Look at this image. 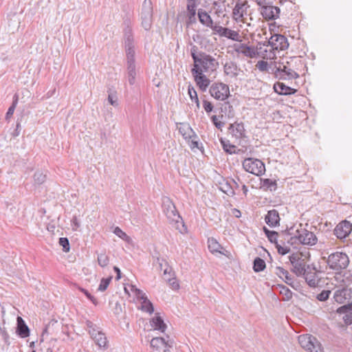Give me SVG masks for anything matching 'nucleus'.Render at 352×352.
<instances>
[{
	"label": "nucleus",
	"mask_w": 352,
	"mask_h": 352,
	"mask_svg": "<svg viewBox=\"0 0 352 352\" xmlns=\"http://www.w3.org/2000/svg\"><path fill=\"white\" fill-rule=\"evenodd\" d=\"M197 47L193 46L191 48V56L194 61L193 67L191 70L195 72L211 73L216 71L218 66V61L212 56L204 52L197 54Z\"/></svg>",
	"instance_id": "nucleus-1"
},
{
	"label": "nucleus",
	"mask_w": 352,
	"mask_h": 352,
	"mask_svg": "<svg viewBox=\"0 0 352 352\" xmlns=\"http://www.w3.org/2000/svg\"><path fill=\"white\" fill-rule=\"evenodd\" d=\"M124 46L127 59L128 80L129 84L132 85L135 81L136 72L135 65V46L131 30L125 32Z\"/></svg>",
	"instance_id": "nucleus-2"
},
{
	"label": "nucleus",
	"mask_w": 352,
	"mask_h": 352,
	"mask_svg": "<svg viewBox=\"0 0 352 352\" xmlns=\"http://www.w3.org/2000/svg\"><path fill=\"white\" fill-rule=\"evenodd\" d=\"M163 212L169 220L170 223L176 225V229L179 230L181 233L186 230V228L182 221L181 216L177 212L176 207L172 200L168 197L162 198Z\"/></svg>",
	"instance_id": "nucleus-3"
},
{
	"label": "nucleus",
	"mask_w": 352,
	"mask_h": 352,
	"mask_svg": "<svg viewBox=\"0 0 352 352\" xmlns=\"http://www.w3.org/2000/svg\"><path fill=\"white\" fill-rule=\"evenodd\" d=\"M309 257V252L303 253L300 252H294L289 256L292 265V272L297 276H301V274H304L307 267L311 265L307 264Z\"/></svg>",
	"instance_id": "nucleus-4"
},
{
	"label": "nucleus",
	"mask_w": 352,
	"mask_h": 352,
	"mask_svg": "<svg viewBox=\"0 0 352 352\" xmlns=\"http://www.w3.org/2000/svg\"><path fill=\"white\" fill-rule=\"evenodd\" d=\"M274 73L276 78L280 80L296 79L299 75L290 67L289 61L274 62Z\"/></svg>",
	"instance_id": "nucleus-5"
},
{
	"label": "nucleus",
	"mask_w": 352,
	"mask_h": 352,
	"mask_svg": "<svg viewBox=\"0 0 352 352\" xmlns=\"http://www.w3.org/2000/svg\"><path fill=\"white\" fill-rule=\"evenodd\" d=\"M232 14L233 19L236 21L246 23L248 25H250V22L252 21V11L247 1L236 3L233 9Z\"/></svg>",
	"instance_id": "nucleus-6"
},
{
	"label": "nucleus",
	"mask_w": 352,
	"mask_h": 352,
	"mask_svg": "<svg viewBox=\"0 0 352 352\" xmlns=\"http://www.w3.org/2000/svg\"><path fill=\"white\" fill-rule=\"evenodd\" d=\"M327 264L333 270H341L347 267L349 258L345 253L336 252L328 256Z\"/></svg>",
	"instance_id": "nucleus-7"
},
{
	"label": "nucleus",
	"mask_w": 352,
	"mask_h": 352,
	"mask_svg": "<svg viewBox=\"0 0 352 352\" xmlns=\"http://www.w3.org/2000/svg\"><path fill=\"white\" fill-rule=\"evenodd\" d=\"M298 342L301 347L308 352H324L320 342L311 335H300L298 337Z\"/></svg>",
	"instance_id": "nucleus-8"
},
{
	"label": "nucleus",
	"mask_w": 352,
	"mask_h": 352,
	"mask_svg": "<svg viewBox=\"0 0 352 352\" xmlns=\"http://www.w3.org/2000/svg\"><path fill=\"white\" fill-rule=\"evenodd\" d=\"M298 342L301 347L308 352H324L320 342L311 335H300L298 337Z\"/></svg>",
	"instance_id": "nucleus-9"
},
{
	"label": "nucleus",
	"mask_w": 352,
	"mask_h": 352,
	"mask_svg": "<svg viewBox=\"0 0 352 352\" xmlns=\"http://www.w3.org/2000/svg\"><path fill=\"white\" fill-rule=\"evenodd\" d=\"M261 44L258 43L256 47H254L253 46H249L245 43L238 42L231 45L230 47L232 48L233 51L238 56L241 54L245 57L254 58L258 56V50H261Z\"/></svg>",
	"instance_id": "nucleus-10"
},
{
	"label": "nucleus",
	"mask_w": 352,
	"mask_h": 352,
	"mask_svg": "<svg viewBox=\"0 0 352 352\" xmlns=\"http://www.w3.org/2000/svg\"><path fill=\"white\" fill-rule=\"evenodd\" d=\"M242 165L245 171L257 176L262 175L265 171L264 163L258 159L246 158L243 160Z\"/></svg>",
	"instance_id": "nucleus-11"
},
{
	"label": "nucleus",
	"mask_w": 352,
	"mask_h": 352,
	"mask_svg": "<svg viewBox=\"0 0 352 352\" xmlns=\"http://www.w3.org/2000/svg\"><path fill=\"white\" fill-rule=\"evenodd\" d=\"M263 46L271 47L274 51L285 50L289 47L287 38L282 35L275 34L267 41L263 43Z\"/></svg>",
	"instance_id": "nucleus-12"
},
{
	"label": "nucleus",
	"mask_w": 352,
	"mask_h": 352,
	"mask_svg": "<svg viewBox=\"0 0 352 352\" xmlns=\"http://www.w3.org/2000/svg\"><path fill=\"white\" fill-rule=\"evenodd\" d=\"M142 26L146 30L151 29L153 21V6L151 0H144L141 12Z\"/></svg>",
	"instance_id": "nucleus-13"
},
{
	"label": "nucleus",
	"mask_w": 352,
	"mask_h": 352,
	"mask_svg": "<svg viewBox=\"0 0 352 352\" xmlns=\"http://www.w3.org/2000/svg\"><path fill=\"white\" fill-rule=\"evenodd\" d=\"M210 94L217 100H224L230 96V89L226 84L214 82L210 87Z\"/></svg>",
	"instance_id": "nucleus-14"
},
{
	"label": "nucleus",
	"mask_w": 352,
	"mask_h": 352,
	"mask_svg": "<svg viewBox=\"0 0 352 352\" xmlns=\"http://www.w3.org/2000/svg\"><path fill=\"white\" fill-rule=\"evenodd\" d=\"M173 341L166 340L164 338L156 337L151 340V346L153 352H169V348L172 347Z\"/></svg>",
	"instance_id": "nucleus-15"
},
{
	"label": "nucleus",
	"mask_w": 352,
	"mask_h": 352,
	"mask_svg": "<svg viewBox=\"0 0 352 352\" xmlns=\"http://www.w3.org/2000/svg\"><path fill=\"white\" fill-rule=\"evenodd\" d=\"M307 283L311 287H316L318 285L320 278L318 275V271L314 264H311L307 267L304 274H301Z\"/></svg>",
	"instance_id": "nucleus-16"
},
{
	"label": "nucleus",
	"mask_w": 352,
	"mask_h": 352,
	"mask_svg": "<svg viewBox=\"0 0 352 352\" xmlns=\"http://www.w3.org/2000/svg\"><path fill=\"white\" fill-rule=\"evenodd\" d=\"M228 135H231L236 142L240 143L242 139L245 137V130L242 122H235L228 127Z\"/></svg>",
	"instance_id": "nucleus-17"
},
{
	"label": "nucleus",
	"mask_w": 352,
	"mask_h": 352,
	"mask_svg": "<svg viewBox=\"0 0 352 352\" xmlns=\"http://www.w3.org/2000/svg\"><path fill=\"white\" fill-rule=\"evenodd\" d=\"M213 30L221 36H224L237 42L242 41L241 36L238 32L228 28L215 25L213 28Z\"/></svg>",
	"instance_id": "nucleus-18"
},
{
	"label": "nucleus",
	"mask_w": 352,
	"mask_h": 352,
	"mask_svg": "<svg viewBox=\"0 0 352 352\" xmlns=\"http://www.w3.org/2000/svg\"><path fill=\"white\" fill-rule=\"evenodd\" d=\"M296 236L300 243L303 245H314L318 241L316 235L312 232L305 229L297 230V235Z\"/></svg>",
	"instance_id": "nucleus-19"
},
{
	"label": "nucleus",
	"mask_w": 352,
	"mask_h": 352,
	"mask_svg": "<svg viewBox=\"0 0 352 352\" xmlns=\"http://www.w3.org/2000/svg\"><path fill=\"white\" fill-rule=\"evenodd\" d=\"M352 230V224L348 221H342L334 229V234L337 238L342 239L349 235Z\"/></svg>",
	"instance_id": "nucleus-20"
},
{
	"label": "nucleus",
	"mask_w": 352,
	"mask_h": 352,
	"mask_svg": "<svg viewBox=\"0 0 352 352\" xmlns=\"http://www.w3.org/2000/svg\"><path fill=\"white\" fill-rule=\"evenodd\" d=\"M261 13L266 20H273L278 17L280 9L271 5H266L261 10Z\"/></svg>",
	"instance_id": "nucleus-21"
},
{
	"label": "nucleus",
	"mask_w": 352,
	"mask_h": 352,
	"mask_svg": "<svg viewBox=\"0 0 352 352\" xmlns=\"http://www.w3.org/2000/svg\"><path fill=\"white\" fill-rule=\"evenodd\" d=\"M191 73L200 89L205 91L210 85V80L203 72H195V71L191 70Z\"/></svg>",
	"instance_id": "nucleus-22"
},
{
	"label": "nucleus",
	"mask_w": 352,
	"mask_h": 352,
	"mask_svg": "<svg viewBox=\"0 0 352 352\" xmlns=\"http://www.w3.org/2000/svg\"><path fill=\"white\" fill-rule=\"evenodd\" d=\"M223 71L226 76L232 78H236L243 72L237 65L232 61L228 62L224 65Z\"/></svg>",
	"instance_id": "nucleus-23"
},
{
	"label": "nucleus",
	"mask_w": 352,
	"mask_h": 352,
	"mask_svg": "<svg viewBox=\"0 0 352 352\" xmlns=\"http://www.w3.org/2000/svg\"><path fill=\"white\" fill-rule=\"evenodd\" d=\"M208 249L212 254L214 253H219L223 254L227 257H229L230 253L226 250L219 243V242L214 238H209L208 239Z\"/></svg>",
	"instance_id": "nucleus-24"
},
{
	"label": "nucleus",
	"mask_w": 352,
	"mask_h": 352,
	"mask_svg": "<svg viewBox=\"0 0 352 352\" xmlns=\"http://www.w3.org/2000/svg\"><path fill=\"white\" fill-rule=\"evenodd\" d=\"M351 297V290L347 288L338 289L333 294V299L339 304H344Z\"/></svg>",
	"instance_id": "nucleus-25"
},
{
	"label": "nucleus",
	"mask_w": 352,
	"mask_h": 352,
	"mask_svg": "<svg viewBox=\"0 0 352 352\" xmlns=\"http://www.w3.org/2000/svg\"><path fill=\"white\" fill-rule=\"evenodd\" d=\"M150 324L153 330L164 333L167 329V325L164 323L163 318L159 313L155 314V316L150 320Z\"/></svg>",
	"instance_id": "nucleus-26"
},
{
	"label": "nucleus",
	"mask_w": 352,
	"mask_h": 352,
	"mask_svg": "<svg viewBox=\"0 0 352 352\" xmlns=\"http://www.w3.org/2000/svg\"><path fill=\"white\" fill-rule=\"evenodd\" d=\"M265 221L270 227H276L279 225L280 217L278 211L274 209L269 210L265 217Z\"/></svg>",
	"instance_id": "nucleus-27"
},
{
	"label": "nucleus",
	"mask_w": 352,
	"mask_h": 352,
	"mask_svg": "<svg viewBox=\"0 0 352 352\" xmlns=\"http://www.w3.org/2000/svg\"><path fill=\"white\" fill-rule=\"evenodd\" d=\"M274 89L279 95H291L295 94L297 90L289 86L285 85L283 82H276L274 85Z\"/></svg>",
	"instance_id": "nucleus-28"
},
{
	"label": "nucleus",
	"mask_w": 352,
	"mask_h": 352,
	"mask_svg": "<svg viewBox=\"0 0 352 352\" xmlns=\"http://www.w3.org/2000/svg\"><path fill=\"white\" fill-rule=\"evenodd\" d=\"M17 320V328L16 332L18 335L22 338H25L30 336V329L26 325L25 321L20 316H18L16 318Z\"/></svg>",
	"instance_id": "nucleus-29"
},
{
	"label": "nucleus",
	"mask_w": 352,
	"mask_h": 352,
	"mask_svg": "<svg viewBox=\"0 0 352 352\" xmlns=\"http://www.w3.org/2000/svg\"><path fill=\"white\" fill-rule=\"evenodd\" d=\"M198 17L201 23L213 30V21L211 16L204 10H199Z\"/></svg>",
	"instance_id": "nucleus-30"
},
{
	"label": "nucleus",
	"mask_w": 352,
	"mask_h": 352,
	"mask_svg": "<svg viewBox=\"0 0 352 352\" xmlns=\"http://www.w3.org/2000/svg\"><path fill=\"white\" fill-rule=\"evenodd\" d=\"M179 132L186 140H190L192 138H196L195 133L187 124H181L180 126L179 127Z\"/></svg>",
	"instance_id": "nucleus-31"
},
{
	"label": "nucleus",
	"mask_w": 352,
	"mask_h": 352,
	"mask_svg": "<svg viewBox=\"0 0 352 352\" xmlns=\"http://www.w3.org/2000/svg\"><path fill=\"white\" fill-rule=\"evenodd\" d=\"M196 8L197 3H187V16L188 23H194L196 22Z\"/></svg>",
	"instance_id": "nucleus-32"
},
{
	"label": "nucleus",
	"mask_w": 352,
	"mask_h": 352,
	"mask_svg": "<svg viewBox=\"0 0 352 352\" xmlns=\"http://www.w3.org/2000/svg\"><path fill=\"white\" fill-rule=\"evenodd\" d=\"M142 311L152 314L154 312L153 303L147 298V296L141 300V306L140 308Z\"/></svg>",
	"instance_id": "nucleus-33"
},
{
	"label": "nucleus",
	"mask_w": 352,
	"mask_h": 352,
	"mask_svg": "<svg viewBox=\"0 0 352 352\" xmlns=\"http://www.w3.org/2000/svg\"><path fill=\"white\" fill-rule=\"evenodd\" d=\"M96 344L100 347L104 349H107V340L104 333L101 332L98 333V336L96 338H93Z\"/></svg>",
	"instance_id": "nucleus-34"
},
{
	"label": "nucleus",
	"mask_w": 352,
	"mask_h": 352,
	"mask_svg": "<svg viewBox=\"0 0 352 352\" xmlns=\"http://www.w3.org/2000/svg\"><path fill=\"white\" fill-rule=\"evenodd\" d=\"M253 264V269L256 272H259L264 270L266 266L264 260L259 257H256L254 260Z\"/></svg>",
	"instance_id": "nucleus-35"
},
{
	"label": "nucleus",
	"mask_w": 352,
	"mask_h": 352,
	"mask_svg": "<svg viewBox=\"0 0 352 352\" xmlns=\"http://www.w3.org/2000/svg\"><path fill=\"white\" fill-rule=\"evenodd\" d=\"M86 324L87 328L89 329V333L90 334L92 339L96 338V336H98V333L102 332L101 331H99L98 328L96 324H94L92 322L89 320H87L86 322Z\"/></svg>",
	"instance_id": "nucleus-36"
},
{
	"label": "nucleus",
	"mask_w": 352,
	"mask_h": 352,
	"mask_svg": "<svg viewBox=\"0 0 352 352\" xmlns=\"http://www.w3.org/2000/svg\"><path fill=\"white\" fill-rule=\"evenodd\" d=\"M263 230H264L267 237L268 238L269 241L271 243H275L276 245L278 244V241H277L278 235V232H276L275 231L269 230L265 227L263 228Z\"/></svg>",
	"instance_id": "nucleus-37"
},
{
	"label": "nucleus",
	"mask_w": 352,
	"mask_h": 352,
	"mask_svg": "<svg viewBox=\"0 0 352 352\" xmlns=\"http://www.w3.org/2000/svg\"><path fill=\"white\" fill-rule=\"evenodd\" d=\"M188 95H189L190 99L192 101H195V103L197 104V106L199 107V98H198V96H197V91L194 89V87L189 86L188 89Z\"/></svg>",
	"instance_id": "nucleus-38"
},
{
	"label": "nucleus",
	"mask_w": 352,
	"mask_h": 352,
	"mask_svg": "<svg viewBox=\"0 0 352 352\" xmlns=\"http://www.w3.org/2000/svg\"><path fill=\"white\" fill-rule=\"evenodd\" d=\"M46 179V175H44L42 172L37 171L34 175V181L36 184H43Z\"/></svg>",
	"instance_id": "nucleus-39"
},
{
	"label": "nucleus",
	"mask_w": 352,
	"mask_h": 352,
	"mask_svg": "<svg viewBox=\"0 0 352 352\" xmlns=\"http://www.w3.org/2000/svg\"><path fill=\"white\" fill-rule=\"evenodd\" d=\"M109 257L105 254L102 253L98 256V263L102 267H106L109 264Z\"/></svg>",
	"instance_id": "nucleus-40"
},
{
	"label": "nucleus",
	"mask_w": 352,
	"mask_h": 352,
	"mask_svg": "<svg viewBox=\"0 0 352 352\" xmlns=\"http://www.w3.org/2000/svg\"><path fill=\"white\" fill-rule=\"evenodd\" d=\"M17 102H18V97L15 96V98L13 100L12 105L9 107V109L6 113V120H9L11 118V116L13 115L15 108L16 107Z\"/></svg>",
	"instance_id": "nucleus-41"
},
{
	"label": "nucleus",
	"mask_w": 352,
	"mask_h": 352,
	"mask_svg": "<svg viewBox=\"0 0 352 352\" xmlns=\"http://www.w3.org/2000/svg\"><path fill=\"white\" fill-rule=\"evenodd\" d=\"M113 233L117 235L120 239L124 240L125 241H129L130 237L123 232L119 227H116Z\"/></svg>",
	"instance_id": "nucleus-42"
},
{
	"label": "nucleus",
	"mask_w": 352,
	"mask_h": 352,
	"mask_svg": "<svg viewBox=\"0 0 352 352\" xmlns=\"http://www.w3.org/2000/svg\"><path fill=\"white\" fill-rule=\"evenodd\" d=\"M166 281H167L170 285V287L174 289L177 290L179 288V285L175 278V276L172 277H166Z\"/></svg>",
	"instance_id": "nucleus-43"
},
{
	"label": "nucleus",
	"mask_w": 352,
	"mask_h": 352,
	"mask_svg": "<svg viewBox=\"0 0 352 352\" xmlns=\"http://www.w3.org/2000/svg\"><path fill=\"white\" fill-rule=\"evenodd\" d=\"M111 280V277H109L107 278H102L100 281V283L98 286V290L101 292H104L107 289L108 287L110 281Z\"/></svg>",
	"instance_id": "nucleus-44"
},
{
	"label": "nucleus",
	"mask_w": 352,
	"mask_h": 352,
	"mask_svg": "<svg viewBox=\"0 0 352 352\" xmlns=\"http://www.w3.org/2000/svg\"><path fill=\"white\" fill-rule=\"evenodd\" d=\"M162 271L164 272L163 276L164 280H166V277H172L175 276V272H173V268L168 264L166 265Z\"/></svg>",
	"instance_id": "nucleus-45"
},
{
	"label": "nucleus",
	"mask_w": 352,
	"mask_h": 352,
	"mask_svg": "<svg viewBox=\"0 0 352 352\" xmlns=\"http://www.w3.org/2000/svg\"><path fill=\"white\" fill-rule=\"evenodd\" d=\"M330 294L331 291L323 290L316 296V298L319 301H325L329 298Z\"/></svg>",
	"instance_id": "nucleus-46"
},
{
	"label": "nucleus",
	"mask_w": 352,
	"mask_h": 352,
	"mask_svg": "<svg viewBox=\"0 0 352 352\" xmlns=\"http://www.w3.org/2000/svg\"><path fill=\"white\" fill-rule=\"evenodd\" d=\"M59 244L63 247V250L65 252H68L69 251V240L67 238H60Z\"/></svg>",
	"instance_id": "nucleus-47"
},
{
	"label": "nucleus",
	"mask_w": 352,
	"mask_h": 352,
	"mask_svg": "<svg viewBox=\"0 0 352 352\" xmlns=\"http://www.w3.org/2000/svg\"><path fill=\"white\" fill-rule=\"evenodd\" d=\"M221 143L226 152L230 154L234 153V151L233 150L234 148V146L229 144L226 141L223 140V139H221Z\"/></svg>",
	"instance_id": "nucleus-48"
},
{
	"label": "nucleus",
	"mask_w": 352,
	"mask_h": 352,
	"mask_svg": "<svg viewBox=\"0 0 352 352\" xmlns=\"http://www.w3.org/2000/svg\"><path fill=\"white\" fill-rule=\"evenodd\" d=\"M287 272L286 270L281 267H276L274 269V273L281 279L287 276Z\"/></svg>",
	"instance_id": "nucleus-49"
},
{
	"label": "nucleus",
	"mask_w": 352,
	"mask_h": 352,
	"mask_svg": "<svg viewBox=\"0 0 352 352\" xmlns=\"http://www.w3.org/2000/svg\"><path fill=\"white\" fill-rule=\"evenodd\" d=\"M108 102L113 107L118 106V98L116 94L109 93L108 95Z\"/></svg>",
	"instance_id": "nucleus-50"
},
{
	"label": "nucleus",
	"mask_w": 352,
	"mask_h": 352,
	"mask_svg": "<svg viewBox=\"0 0 352 352\" xmlns=\"http://www.w3.org/2000/svg\"><path fill=\"white\" fill-rule=\"evenodd\" d=\"M276 52L277 51H274L273 49L271 47V49L269 50L267 54H263V58L269 60L274 59L276 58Z\"/></svg>",
	"instance_id": "nucleus-51"
},
{
	"label": "nucleus",
	"mask_w": 352,
	"mask_h": 352,
	"mask_svg": "<svg viewBox=\"0 0 352 352\" xmlns=\"http://www.w3.org/2000/svg\"><path fill=\"white\" fill-rule=\"evenodd\" d=\"M256 67L261 71V72H265L267 70L268 67V63L265 60H259L256 65Z\"/></svg>",
	"instance_id": "nucleus-52"
},
{
	"label": "nucleus",
	"mask_w": 352,
	"mask_h": 352,
	"mask_svg": "<svg viewBox=\"0 0 352 352\" xmlns=\"http://www.w3.org/2000/svg\"><path fill=\"white\" fill-rule=\"evenodd\" d=\"M276 248H277L278 252L282 255H285L290 251L289 247L282 246L278 243L276 245Z\"/></svg>",
	"instance_id": "nucleus-53"
},
{
	"label": "nucleus",
	"mask_w": 352,
	"mask_h": 352,
	"mask_svg": "<svg viewBox=\"0 0 352 352\" xmlns=\"http://www.w3.org/2000/svg\"><path fill=\"white\" fill-rule=\"evenodd\" d=\"M211 120L214 125L219 129H221L224 126V123L221 122L217 116H212Z\"/></svg>",
	"instance_id": "nucleus-54"
},
{
	"label": "nucleus",
	"mask_w": 352,
	"mask_h": 352,
	"mask_svg": "<svg viewBox=\"0 0 352 352\" xmlns=\"http://www.w3.org/2000/svg\"><path fill=\"white\" fill-rule=\"evenodd\" d=\"M203 107L207 113L211 112L213 109V105L212 103L206 100L203 101Z\"/></svg>",
	"instance_id": "nucleus-55"
},
{
	"label": "nucleus",
	"mask_w": 352,
	"mask_h": 352,
	"mask_svg": "<svg viewBox=\"0 0 352 352\" xmlns=\"http://www.w3.org/2000/svg\"><path fill=\"white\" fill-rule=\"evenodd\" d=\"M156 263L158 265L160 270H162L164 268V267L166 266V265L168 264L164 258H161V257L157 258Z\"/></svg>",
	"instance_id": "nucleus-56"
},
{
	"label": "nucleus",
	"mask_w": 352,
	"mask_h": 352,
	"mask_svg": "<svg viewBox=\"0 0 352 352\" xmlns=\"http://www.w3.org/2000/svg\"><path fill=\"white\" fill-rule=\"evenodd\" d=\"M134 295L138 300H142L144 298L146 297V294L140 289H135Z\"/></svg>",
	"instance_id": "nucleus-57"
},
{
	"label": "nucleus",
	"mask_w": 352,
	"mask_h": 352,
	"mask_svg": "<svg viewBox=\"0 0 352 352\" xmlns=\"http://www.w3.org/2000/svg\"><path fill=\"white\" fill-rule=\"evenodd\" d=\"M282 280H284L288 285H291L293 282V278L288 272H287V276H284V278H283Z\"/></svg>",
	"instance_id": "nucleus-58"
},
{
	"label": "nucleus",
	"mask_w": 352,
	"mask_h": 352,
	"mask_svg": "<svg viewBox=\"0 0 352 352\" xmlns=\"http://www.w3.org/2000/svg\"><path fill=\"white\" fill-rule=\"evenodd\" d=\"M283 289L285 291V295L286 299L287 300L290 299L292 296V292H291V290L285 287H283Z\"/></svg>",
	"instance_id": "nucleus-59"
},
{
	"label": "nucleus",
	"mask_w": 352,
	"mask_h": 352,
	"mask_svg": "<svg viewBox=\"0 0 352 352\" xmlns=\"http://www.w3.org/2000/svg\"><path fill=\"white\" fill-rule=\"evenodd\" d=\"M20 128H21V124H20V122H17L16 123V129L12 133V136L13 137H16V136L19 135V134H20Z\"/></svg>",
	"instance_id": "nucleus-60"
},
{
	"label": "nucleus",
	"mask_w": 352,
	"mask_h": 352,
	"mask_svg": "<svg viewBox=\"0 0 352 352\" xmlns=\"http://www.w3.org/2000/svg\"><path fill=\"white\" fill-rule=\"evenodd\" d=\"M72 222V226H74V230H76L80 226V223H78L76 217H73Z\"/></svg>",
	"instance_id": "nucleus-61"
},
{
	"label": "nucleus",
	"mask_w": 352,
	"mask_h": 352,
	"mask_svg": "<svg viewBox=\"0 0 352 352\" xmlns=\"http://www.w3.org/2000/svg\"><path fill=\"white\" fill-rule=\"evenodd\" d=\"M256 2L258 6H261V8L267 5L266 0H256Z\"/></svg>",
	"instance_id": "nucleus-62"
},
{
	"label": "nucleus",
	"mask_w": 352,
	"mask_h": 352,
	"mask_svg": "<svg viewBox=\"0 0 352 352\" xmlns=\"http://www.w3.org/2000/svg\"><path fill=\"white\" fill-rule=\"evenodd\" d=\"M264 185L265 186H270L272 185H276V182H273L272 181L271 179H266L264 180Z\"/></svg>",
	"instance_id": "nucleus-63"
},
{
	"label": "nucleus",
	"mask_w": 352,
	"mask_h": 352,
	"mask_svg": "<svg viewBox=\"0 0 352 352\" xmlns=\"http://www.w3.org/2000/svg\"><path fill=\"white\" fill-rule=\"evenodd\" d=\"M113 270L114 271L116 272L117 274V276H116V279L117 280H119L120 278H121V272H120V270L119 269V267L115 266L113 267Z\"/></svg>",
	"instance_id": "nucleus-64"
}]
</instances>
